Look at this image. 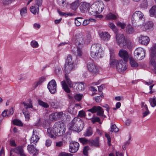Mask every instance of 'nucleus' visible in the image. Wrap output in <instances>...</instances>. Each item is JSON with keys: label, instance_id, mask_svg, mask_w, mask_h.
Returning a JSON list of instances; mask_svg holds the SVG:
<instances>
[{"label": "nucleus", "instance_id": "42", "mask_svg": "<svg viewBox=\"0 0 156 156\" xmlns=\"http://www.w3.org/2000/svg\"><path fill=\"white\" fill-rule=\"evenodd\" d=\"M58 2L61 6L63 7H67L68 3L66 0H58Z\"/></svg>", "mask_w": 156, "mask_h": 156}, {"label": "nucleus", "instance_id": "56", "mask_svg": "<svg viewBox=\"0 0 156 156\" xmlns=\"http://www.w3.org/2000/svg\"><path fill=\"white\" fill-rule=\"evenodd\" d=\"M58 156H73V154L65 152H62L59 153Z\"/></svg>", "mask_w": 156, "mask_h": 156}, {"label": "nucleus", "instance_id": "19", "mask_svg": "<svg viewBox=\"0 0 156 156\" xmlns=\"http://www.w3.org/2000/svg\"><path fill=\"white\" fill-rule=\"evenodd\" d=\"M119 55L120 57L123 58L124 61L127 62L129 58V55L127 52L125 50L121 49L119 52Z\"/></svg>", "mask_w": 156, "mask_h": 156}, {"label": "nucleus", "instance_id": "53", "mask_svg": "<svg viewBox=\"0 0 156 156\" xmlns=\"http://www.w3.org/2000/svg\"><path fill=\"white\" fill-rule=\"evenodd\" d=\"M147 6V3L146 0H144L140 5V7L141 8H146Z\"/></svg>", "mask_w": 156, "mask_h": 156}, {"label": "nucleus", "instance_id": "2", "mask_svg": "<svg viewBox=\"0 0 156 156\" xmlns=\"http://www.w3.org/2000/svg\"><path fill=\"white\" fill-rule=\"evenodd\" d=\"M83 123L82 120L78 117H75L68 125V128L70 130L78 132L83 129Z\"/></svg>", "mask_w": 156, "mask_h": 156}, {"label": "nucleus", "instance_id": "36", "mask_svg": "<svg viewBox=\"0 0 156 156\" xmlns=\"http://www.w3.org/2000/svg\"><path fill=\"white\" fill-rule=\"evenodd\" d=\"M30 12L34 14H36V13L38 14L39 12V7H36L35 6H32L30 7Z\"/></svg>", "mask_w": 156, "mask_h": 156}, {"label": "nucleus", "instance_id": "15", "mask_svg": "<svg viewBox=\"0 0 156 156\" xmlns=\"http://www.w3.org/2000/svg\"><path fill=\"white\" fill-rule=\"evenodd\" d=\"M134 54L135 56L137 55L138 57H141L140 59L141 60L143 59L145 56V51L143 48H139L135 50Z\"/></svg>", "mask_w": 156, "mask_h": 156}, {"label": "nucleus", "instance_id": "37", "mask_svg": "<svg viewBox=\"0 0 156 156\" xmlns=\"http://www.w3.org/2000/svg\"><path fill=\"white\" fill-rule=\"evenodd\" d=\"M143 116L145 117L149 114L150 112L149 111L147 106L145 105L143 108Z\"/></svg>", "mask_w": 156, "mask_h": 156}, {"label": "nucleus", "instance_id": "30", "mask_svg": "<svg viewBox=\"0 0 156 156\" xmlns=\"http://www.w3.org/2000/svg\"><path fill=\"white\" fill-rule=\"evenodd\" d=\"M100 35L101 39L104 41H108L110 38V35L107 32H102Z\"/></svg>", "mask_w": 156, "mask_h": 156}, {"label": "nucleus", "instance_id": "24", "mask_svg": "<svg viewBox=\"0 0 156 156\" xmlns=\"http://www.w3.org/2000/svg\"><path fill=\"white\" fill-rule=\"evenodd\" d=\"M12 151L17 154H19L20 156H26L22 146L16 147L12 150Z\"/></svg>", "mask_w": 156, "mask_h": 156}, {"label": "nucleus", "instance_id": "25", "mask_svg": "<svg viewBox=\"0 0 156 156\" xmlns=\"http://www.w3.org/2000/svg\"><path fill=\"white\" fill-rule=\"evenodd\" d=\"M89 7L90 5L89 3L83 2L81 4L80 9L81 12L85 13L88 11Z\"/></svg>", "mask_w": 156, "mask_h": 156}, {"label": "nucleus", "instance_id": "4", "mask_svg": "<svg viewBox=\"0 0 156 156\" xmlns=\"http://www.w3.org/2000/svg\"><path fill=\"white\" fill-rule=\"evenodd\" d=\"M103 52L99 44H94L91 47L90 55L93 58L98 59L102 57Z\"/></svg>", "mask_w": 156, "mask_h": 156}, {"label": "nucleus", "instance_id": "3", "mask_svg": "<svg viewBox=\"0 0 156 156\" xmlns=\"http://www.w3.org/2000/svg\"><path fill=\"white\" fill-rule=\"evenodd\" d=\"M117 44L121 47L125 48L131 45V42L129 39H126L122 34H116L115 36Z\"/></svg>", "mask_w": 156, "mask_h": 156}, {"label": "nucleus", "instance_id": "41", "mask_svg": "<svg viewBox=\"0 0 156 156\" xmlns=\"http://www.w3.org/2000/svg\"><path fill=\"white\" fill-rule=\"evenodd\" d=\"M83 21V18L81 17H78L75 19V25L77 26H80L81 22Z\"/></svg>", "mask_w": 156, "mask_h": 156}, {"label": "nucleus", "instance_id": "52", "mask_svg": "<svg viewBox=\"0 0 156 156\" xmlns=\"http://www.w3.org/2000/svg\"><path fill=\"white\" fill-rule=\"evenodd\" d=\"M83 97L82 94H76L74 96V98L76 100L78 101H80Z\"/></svg>", "mask_w": 156, "mask_h": 156}, {"label": "nucleus", "instance_id": "48", "mask_svg": "<svg viewBox=\"0 0 156 156\" xmlns=\"http://www.w3.org/2000/svg\"><path fill=\"white\" fill-rule=\"evenodd\" d=\"M156 43L154 44L151 49L150 55H153L155 54L156 56Z\"/></svg>", "mask_w": 156, "mask_h": 156}, {"label": "nucleus", "instance_id": "16", "mask_svg": "<svg viewBox=\"0 0 156 156\" xmlns=\"http://www.w3.org/2000/svg\"><path fill=\"white\" fill-rule=\"evenodd\" d=\"M79 147V143L73 142L70 144L69 151L71 153H74L76 152L78 150Z\"/></svg>", "mask_w": 156, "mask_h": 156}, {"label": "nucleus", "instance_id": "8", "mask_svg": "<svg viewBox=\"0 0 156 156\" xmlns=\"http://www.w3.org/2000/svg\"><path fill=\"white\" fill-rule=\"evenodd\" d=\"M74 42L77 46L83 47L84 44L83 36L82 33L76 34L74 38Z\"/></svg>", "mask_w": 156, "mask_h": 156}, {"label": "nucleus", "instance_id": "43", "mask_svg": "<svg viewBox=\"0 0 156 156\" xmlns=\"http://www.w3.org/2000/svg\"><path fill=\"white\" fill-rule=\"evenodd\" d=\"M109 131L111 133L113 132L116 133L119 131V129L115 124H112L111 125V130Z\"/></svg>", "mask_w": 156, "mask_h": 156}, {"label": "nucleus", "instance_id": "20", "mask_svg": "<svg viewBox=\"0 0 156 156\" xmlns=\"http://www.w3.org/2000/svg\"><path fill=\"white\" fill-rule=\"evenodd\" d=\"M153 23L152 21L146 22L145 24L141 27V29L143 31L151 30H152Z\"/></svg>", "mask_w": 156, "mask_h": 156}, {"label": "nucleus", "instance_id": "7", "mask_svg": "<svg viewBox=\"0 0 156 156\" xmlns=\"http://www.w3.org/2000/svg\"><path fill=\"white\" fill-rule=\"evenodd\" d=\"M144 19V14L140 11H136L133 13L132 18L133 22H138L140 21H143Z\"/></svg>", "mask_w": 156, "mask_h": 156}, {"label": "nucleus", "instance_id": "64", "mask_svg": "<svg viewBox=\"0 0 156 156\" xmlns=\"http://www.w3.org/2000/svg\"><path fill=\"white\" fill-rule=\"evenodd\" d=\"M52 141L50 139H47L46 140L45 142V145L47 147L50 146L51 144Z\"/></svg>", "mask_w": 156, "mask_h": 156}, {"label": "nucleus", "instance_id": "49", "mask_svg": "<svg viewBox=\"0 0 156 156\" xmlns=\"http://www.w3.org/2000/svg\"><path fill=\"white\" fill-rule=\"evenodd\" d=\"M68 112L70 114L73 115H75L77 113V110L73 107L70 106L68 109Z\"/></svg>", "mask_w": 156, "mask_h": 156}, {"label": "nucleus", "instance_id": "38", "mask_svg": "<svg viewBox=\"0 0 156 156\" xmlns=\"http://www.w3.org/2000/svg\"><path fill=\"white\" fill-rule=\"evenodd\" d=\"M117 18L115 15L111 13H109L106 16V19L108 20H115L117 19Z\"/></svg>", "mask_w": 156, "mask_h": 156}, {"label": "nucleus", "instance_id": "50", "mask_svg": "<svg viewBox=\"0 0 156 156\" xmlns=\"http://www.w3.org/2000/svg\"><path fill=\"white\" fill-rule=\"evenodd\" d=\"M45 80L44 77H42L40 78L39 80L34 84V87L35 88L37 87L38 85L41 84Z\"/></svg>", "mask_w": 156, "mask_h": 156}, {"label": "nucleus", "instance_id": "21", "mask_svg": "<svg viewBox=\"0 0 156 156\" xmlns=\"http://www.w3.org/2000/svg\"><path fill=\"white\" fill-rule=\"evenodd\" d=\"M27 150L30 154L33 156H36L38 154V151L35 148L34 145H28Z\"/></svg>", "mask_w": 156, "mask_h": 156}, {"label": "nucleus", "instance_id": "46", "mask_svg": "<svg viewBox=\"0 0 156 156\" xmlns=\"http://www.w3.org/2000/svg\"><path fill=\"white\" fill-rule=\"evenodd\" d=\"M149 101L152 107H154L156 106V99L155 97L150 98Z\"/></svg>", "mask_w": 156, "mask_h": 156}, {"label": "nucleus", "instance_id": "14", "mask_svg": "<svg viewBox=\"0 0 156 156\" xmlns=\"http://www.w3.org/2000/svg\"><path fill=\"white\" fill-rule=\"evenodd\" d=\"M62 112H57L51 114L49 116V119L52 121H55L59 119L63 115Z\"/></svg>", "mask_w": 156, "mask_h": 156}, {"label": "nucleus", "instance_id": "45", "mask_svg": "<svg viewBox=\"0 0 156 156\" xmlns=\"http://www.w3.org/2000/svg\"><path fill=\"white\" fill-rule=\"evenodd\" d=\"M49 103L51 106L54 108H57L59 107V103L57 102H55L51 101H49Z\"/></svg>", "mask_w": 156, "mask_h": 156}, {"label": "nucleus", "instance_id": "29", "mask_svg": "<svg viewBox=\"0 0 156 156\" xmlns=\"http://www.w3.org/2000/svg\"><path fill=\"white\" fill-rule=\"evenodd\" d=\"M76 83V84H77L76 89L78 91H82L85 89L86 86L83 82H79Z\"/></svg>", "mask_w": 156, "mask_h": 156}, {"label": "nucleus", "instance_id": "10", "mask_svg": "<svg viewBox=\"0 0 156 156\" xmlns=\"http://www.w3.org/2000/svg\"><path fill=\"white\" fill-rule=\"evenodd\" d=\"M87 111L91 112L92 113H94L97 112V115L101 116H105L104 115V111L102 108L99 106H94L88 110Z\"/></svg>", "mask_w": 156, "mask_h": 156}, {"label": "nucleus", "instance_id": "34", "mask_svg": "<svg viewBox=\"0 0 156 156\" xmlns=\"http://www.w3.org/2000/svg\"><path fill=\"white\" fill-rule=\"evenodd\" d=\"M126 31L129 34H131L134 33V30L133 27L131 25H129L127 26Z\"/></svg>", "mask_w": 156, "mask_h": 156}, {"label": "nucleus", "instance_id": "60", "mask_svg": "<svg viewBox=\"0 0 156 156\" xmlns=\"http://www.w3.org/2000/svg\"><path fill=\"white\" fill-rule=\"evenodd\" d=\"M117 25L121 28L122 29H123L126 26V24L124 23L121 22H118L117 23Z\"/></svg>", "mask_w": 156, "mask_h": 156}, {"label": "nucleus", "instance_id": "33", "mask_svg": "<svg viewBox=\"0 0 156 156\" xmlns=\"http://www.w3.org/2000/svg\"><path fill=\"white\" fill-rule=\"evenodd\" d=\"M93 134V130L92 128L89 127L87 129L86 131L83 134L85 136H89L92 135Z\"/></svg>", "mask_w": 156, "mask_h": 156}, {"label": "nucleus", "instance_id": "31", "mask_svg": "<svg viewBox=\"0 0 156 156\" xmlns=\"http://www.w3.org/2000/svg\"><path fill=\"white\" fill-rule=\"evenodd\" d=\"M90 145L92 147H98L100 146L98 137H97L95 139L91 140L90 143Z\"/></svg>", "mask_w": 156, "mask_h": 156}, {"label": "nucleus", "instance_id": "62", "mask_svg": "<svg viewBox=\"0 0 156 156\" xmlns=\"http://www.w3.org/2000/svg\"><path fill=\"white\" fill-rule=\"evenodd\" d=\"M89 147L88 146H87L84 147L83 150V154L86 156H87L88 154L87 151L89 149Z\"/></svg>", "mask_w": 156, "mask_h": 156}, {"label": "nucleus", "instance_id": "13", "mask_svg": "<svg viewBox=\"0 0 156 156\" xmlns=\"http://www.w3.org/2000/svg\"><path fill=\"white\" fill-rule=\"evenodd\" d=\"M138 38L139 42L142 45H147L150 42V39L147 36L140 35Z\"/></svg>", "mask_w": 156, "mask_h": 156}, {"label": "nucleus", "instance_id": "23", "mask_svg": "<svg viewBox=\"0 0 156 156\" xmlns=\"http://www.w3.org/2000/svg\"><path fill=\"white\" fill-rule=\"evenodd\" d=\"M96 8L94 3L92 5L90 8H89L88 12L90 15L94 16L96 14H99Z\"/></svg>", "mask_w": 156, "mask_h": 156}, {"label": "nucleus", "instance_id": "39", "mask_svg": "<svg viewBox=\"0 0 156 156\" xmlns=\"http://www.w3.org/2000/svg\"><path fill=\"white\" fill-rule=\"evenodd\" d=\"M38 104L42 107L47 108L49 107V105L46 102H43L41 100H37Z\"/></svg>", "mask_w": 156, "mask_h": 156}, {"label": "nucleus", "instance_id": "47", "mask_svg": "<svg viewBox=\"0 0 156 156\" xmlns=\"http://www.w3.org/2000/svg\"><path fill=\"white\" fill-rule=\"evenodd\" d=\"M108 27L112 29L115 33L117 32V28L114 23L111 22L109 23L108 24Z\"/></svg>", "mask_w": 156, "mask_h": 156}, {"label": "nucleus", "instance_id": "51", "mask_svg": "<svg viewBox=\"0 0 156 156\" xmlns=\"http://www.w3.org/2000/svg\"><path fill=\"white\" fill-rule=\"evenodd\" d=\"M12 122L14 125L18 126H22L23 125V124L21 121L18 119H15L13 120Z\"/></svg>", "mask_w": 156, "mask_h": 156}, {"label": "nucleus", "instance_id": "54", "mask_svg": "<svg viewBox=\"0 0 156 156\" xmlns=\"http://www.w3.org/2000/svg\"><path fill=\"white\" fill-rule=\"evenodd\" d=\"M91 122L93 123H94L96 122H98L99 123L101 124V122L100 121V118L97 117H96L94 118L91 120Z\"/></svg>", "mask_w": 156, "mask_h": 156}, {"label": "nucleus", "instance_id": "28", "mask_svg": "<svg viewBox=\"0 0 156 156\" xmlns=\"http://www.w3.org/2000/svg\"><path fill=\"white\" fill-rule=\"evenodd\" d=\"M154 55V54L153 55H150V63L154 67V72L156 73V62L155 61L156 56Z\"/></svg>", "mask_w": 156, "mask_h": 156}, {"label": "nucleus", "instance_id": "6", "mask_svg": "<svg viewBox=\"0 0 156 156\" xmlns=\"http://www.w3.org/2000/svg\"><path fill=\"white\" fill-rule=\"evenodd\" d=\"M23 104L24 108L22 110V112L25 116L26 120L28 121L30 119V115L28 109L33 108L32 103L30 100L28 99V101L23 102Z\"/></svg>", "mask_w": 156, "mask_h": 156}, {"label": "nucleus", "instance_id": "11", "mask_svg": "<svg viewBox=\"0 0 156 156\" xmlns=\"http://www.w3.org/2000/svg\"><path fill=\"white\" fill-rule=\"evenodd\" d=\"M122 60L119 61V63L116 68L117 70L119 73H122L124 72L127 69L126 62Z\"/></svg>", "mask_w": 156, "mask_h": 156}, {"label": "nucleus", "instance_id": "17", "mask_svg": "<svg viewBox=\"0 0 156 156\" xmlns=\"http://www.w3.org/2000/svg\"><path fill=\"white\" fill-rule=\"evenodd\" d=\"M77 49L76 48H73L72 49V52L76 56V58H81L83 52L81 50V47L77 46Z\"/></svg>", "mask_w": 156, "mask_h": 156}, {"label": "nucleus", "instance_id": "57", "mask_svg": "<svg viewBox=\"0 0 156 156\" xmlns=\"http://www.w3.org/2000/svg\"><path fill=\"white\" fill-rule=\"evenodd\" d=\"M86 38L85 39L87 43L90 42L91 40V35L89 33H87L86 35Z\"/></svg>", "mask_w": 156, "mask_h": 156}, {"label": "nucleus", "instance_id": "55", "mask_svg": "<svg viewBox=\"0 0 156 156\" xmlns=\"http://www.w3.org/2000/svg\"><path fill=\"white\" fill-rule=\"evenodd\" d=\"M15 1V0H2V2L4 5L9 4Z\"/></svg>", "mask_w": 156, "mask_h": 156}, {"label": "nucleus", "instance_id": "26", "mask_svg": "<svg viewBox=\"0 0 156 156\" xmlns=\"http://www.w3.org/2000/svg\"><path fill=\"white\" fill-rule=\"evenodd\" d=\"M64 68V70L66 74H69L72 70L74 69L75 66L74 64L66 63Z\"/></svg>", "mask_w": 156, "mask_h": 156}, {"label": "nucleus", "instance_id": "9", "mask_svg": "<svg viewBox=\"0 0 156 156\" xmlns=\"http://www.w3.org/2000/svg\"><path fill=\"white\" fill-rule=\"evenodd\" d=\"M57 85L55 80H52L48 84V88L50 92L52 94H55L57 92Z\"/></svg>", "mask_w": 156, "mask_h": 156}, {"label": "nucleus", "instance_id": "18", "mask_svg": "<svg viewBox=\"0 0 156 156\" xmlns=\"http://www.w3.org/2000/svg\"><path fill=\"white\" fill-rule=\"evenodd\" d=\"M119 63V61L114 58V55L113 53H111L109 63L110 67L116 68Z\"/></svg>", "mask_w": 156, "mask_h": 156}, {"label": "nucleus", "instance_id": "58", "mask_svg": "<svg viewBox=\"0 0 156 156\" xmlns=\"http://www.w3.org/2000/svg\"><path fill=\"white\" fill-rule=\"evenodd\" d=\"M27 13V8L24 7L20 11V13L21 16H23Z\"/></svg>", "mask_w": 156, "mask_h": 156}, {"label": "nucleus", "instance_id": "22", "mask_svg": "<svg viewBox=\"0 0 156 156\" xmlns=\"http://www.w3.org/2000/svg\"><path fill=\"white\" fill-rule=\"evenodd\" d=\"M39 139L38 134L36 132V130H34L33 131V135L30 140V144H35Z\"/></svg>", "mask_w": 156, "mask_h": 156}, {"label": "nucleus", "instance_id": "32", "mask_svg": "<svg viewBox=\"0 0 156 156\" xmlns=\"http://www.w3.org/2000/svg\"><path fill=\"white\" fill-rule=\"evenodd\" d=\"M149 14L150 16L154 17L156 14V5L153 6L149 10Z\"/></svg>", "mask_w": 156, "mask_h": 156}, {"label": "nucleus", "instance_id": "59", "mask_svg": "<svg viewBox=\"0 0 156 156\" xmlns=\"http://www.w3.org/2000/svg\"><path fill=\"white\" fill-rule=\"evenodd\" d=\"M31 46L33 48H37L38 46V43L35 41H33L31 42L30 43Z\"/></svg>", "mask_w": 156, "mask_h": 156}, {"label": "nucleus", "instance_id": "5", "mask_svg": "<svg viewBox=\"0 0 156 156\" xmlns=\"http://www.w3.org/2000/svg\"><path fill=\"white\" fill-rule=\"evenodd\" d=\"M66 81H62L61 82L62 87L64 91L67 93H70V90L68 86L70 88H73L76 85V83L72 82L67 74H66L65 76Z\"/></svg>", "mask_w": 156, "mask_h": 156}, {"label": "nucleus", "instance_id": "35", "mask_svg": "<svg viewBox=\"0 0 156 156\" xmlns=\"http://www.w3.org/2000/svg\"><path fill=\"white\" fill-rule=\"evenodd\" d=\"M79 0L75 1V2L71 4V9L74 10H76L79 5Z\"/></svg>", "mask_w": 156, "mask_h": 156}, {"label": "nucleus", "instance_id": "27", "mask_svg": "<svg viewBox=\"0 0 156 156\" xmlns=\"http://www.w3.org/2000/svg\"><path fill=\"white\" fill-rule=\"evenodd\" d=\"M94 4L97 7L96 8L99 13L101 12L104 7L103 3L101 2H95Z\"/></svg>", "mask_w": 156, "mask_h": 156}, {"label": "nucleus", "instance_id": "63", "mask_svg": "<svg viewBox=\"0 0 156 156\" xmlns=\"http://www.w3.org/2000/svg\"><path fill=\"white\" fill-rule=\"evenodd\" d=\"M78 115L80 117H85L86 116V113L83 111H81L79 112Z\"/></svg>", "mask_w": 156, "mask_h": 156}, {"label": "nucleus", "instance_id": "12", "mask_svg": "<svg viewBox=\"0 0 156 156\" xmlns=\"http://www.w3.org/2000/svg\"><path fill=\"white\" fill-rule=\"evenodd\" d=\"M87 67L89 71L95 74L98 72L97 67L92 61L89 62L87 63Z\"/></svg>", "mask_w": 156, "mask_h": 156}, {"label": "nucleus", "instance_id": "61", "mask_svg": "<svg viewBox=\"0 0 156 156\" xmlns=\"http://www.w3.org/2000/svg\"><path fill=\"white\" fill-rule=\"evenodd\" d=\"M105 137L107 138V139L108 140V144L109 146H110L111 145V139L110 137V136L108 134H106L105 135Z\"/></svg>", "mask_w": 156, "mask_h": 156}, {"label": "nucleus", "instance_id": "1", "mask_svg": "<svg viewBox=\"0 0 156 156\" xmlns=\"http://www.w3.org/2000/svg\"><path fill=\"white\" fill-rule=\"evenodd\" d=\"M65 131L64 123L62 121H59L55 123L52 129L50 128L47 129V133L49 136L52 138L54 135L58 136H62Z\"/></svg>", "mask_w": 156, "mask_h": 156}, {"label": "nucleus", "instance_id": "44", "mask_svg": "<svg viewBox=\"0 0 156 156\" xmlns=\"http://www.w3.org/2000/svg\"><path fill=\"white\" fill-rule=\"evenodd\" d=\"M66 63L67 64H74L73 61L72 57L70 55H69L67 56V59L66 60Z\"/></svg>", "mask_w": 156, "mask_h": 156}, {"label": "nucleus", "instance_id": "40", "mask_svg": "<svg viewBox=\"0 0 156 156\" xmlns=\"http://www.w3.org/2000/svg\"><path fill=\"white\" fill-rule=\"evenodd\" d=\"M130 63L132 67H136L138 66V64L133 58H131L129 60Z\"/></svg>", "mask_w": 156, "mask_h": 156}]
</instances>
